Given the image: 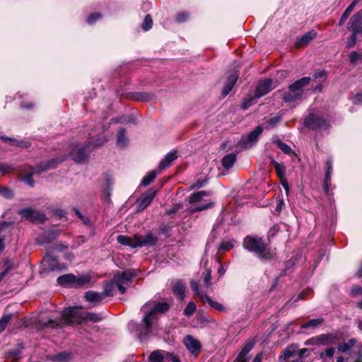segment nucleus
<instances>
[{
  "mask_svg": "<svg viewBox=\"0 0 362 362\" xmlns=\"http://www.w3.org/2000/svg\"><path fill=\"white\" fill-rule=\"evenodd\" d=\"M156 193V189H150L145 194L139 199L136 202L137 211H141L150 205Z\"/></svg>",
  "mask_w": 362,
  "mask_h": 362,
  "instance_id": "obj_13",
  "label": "nucleus"
},
{
  "mask_svg": "<svg viewBox=\"0 0 362 362\" xmlns=\"http://www.w3.org/2000/svg\"><path fill=\"white\" fill-rule=\"evenodd\" d=\"M296 349L297 346L295 345L288 346L282 352V354L280 356L279 359L281 361H284L291 357L296 351Z\"/></svg>",
  "mask_w": 362,
  "mask_h": 362,
  "instance_id": "obj_36",
  "label": "nucleus"
},
{
  "mask_svg": "<svg viewBox=\"0 0 362 362\" xmlns=\"http://www.w3.org/2000/svg\"><path fill=\"white\" fill-rule=\"evenodd\" d=\"M16 146H18L23 148H28L30 147V144L28 141H23V140H17L15 144Z\"/></svg>",
  "mask_w": 362,
  "mask_h": 362,
  "instance_id": "obj_62",
  "label": "nucleus"
},
{
  "mask_svg": "<svg viewBox=\"0 0 362 362\" xmlns=\"http://www.w3.org/2000/svg\"><path fill=\"white\" fill-rule=\"evenodd\" d=\"M190 286L192 290V291L194 293V294L199 297V300H202V297L203 296H206V294H204L199 288V285L198 282L195 281H192L190 283Z\"/></svg>",
  "mask_w": 362,
  "mask_h": 362,
  "instance_id": "obj_46",
  "label": "nucleus"
},
{
  "mask_svg": "<svg viewBox=\"0 0 362 362\" xmlns=\"http://www.w3.org/2000/svg\"><path fill=\"white\" fill-rule=\"evenodd\" d=\"M116 288H117V285L115 282H114V279L112 278V280L106 284L105 290L102 293H103L105 298L108 296H113L115 294Z\"/></svg>",
  "mask_w": 362,
  "mask_h": 362,
  "instance_id": "obj_33",
  "label": "nucleus"
},
{
  "mask_svg": "<svg viewBox=\"0 0 362 362\" xmlns=\"http://www.w3.org/2000/svg\"><path fill=\"white\" fill-rule=\"evenodd\" d=\"M86 148V144L84 146H79L78 144L70 145L69 156L76 163L81 164L88 162L89 156L85 151Z\"/></svg>",
  "mask_w": 362,
  "mask_h": 362,
  "instance_id": "obj_8",
  "label": "nucleus"
},
{
  "mask_svg": "<svg viewBox=\"0 0 362 362\" xmlns=\"http://www.w3.org/2000/svg\"><path fill=\"white\" fill-rule=\"evenodd\" d=\"M272 163L273 164L278 177L281 179L286 178V168L284 165L278 163L277 161L272 160Z\"/></svg>",
  "mask_w": 362,
  "mask_h": 362,
  "instance_id": "obj_39",
  "label": "nucleus"
},
{
  "mask_svg": "<svg viewBox=\"0 0 362 362\" xmlns=\"http://www.w3.org/2000/svg\"><path fill=\"white\" fill-rule=\"evenodd\" d=\"M204 276V284L206 287L209 288L211 286V271L210 269H206L203 273Z\"/></svg>",
  "mask_w": 362,
  "mask_h": 362,
  "instance_id": "obj_50",
  "label": "nucleus"
},
{
  "mask_svg": "<svg viewBox=\"0 0 362 362\" xmlns=\"http://www.w3.org/2000/svg\"><path fill=\"white\" fill-rule=\"evenodd\" d=\"M311 78L303 77L291 84L286 90L281 91V97L286 103H299L303 99L304 88L307 87Z\"/></svg>",
  "mask_w": 362,
  "mask_h": 362,
  "instance_id": "obj_2",
  "label": "nucleus"
},
{
  "mask_svg": "<svg viewBox=\"0 0 362 362\" xmlns=\"http://www.w3.org/2000/svg\"><path fill=\"white\" fill-rule=\"evenodd\" d=\"M76 276L72 274H66L62 275L57 278V283L63 286H74Z\"/></svg>",
  "mask_w": 362,
  "mask_h": 362,
  "instance_id": "obj_23",
  "label": "nucleus"
},
{
  "mask_svg": "<svg viewBox=\"0 0 362 362\" xmlns=\"http://www.w3.org/2000/svg\"><path fill=\"white\" fill-rule=\"evenodd\" d=\"M170 305L166 302L149 300L141 308L144 313L141 323L139 325L131 322L129 326L136 327V334L141 341H143L152 333L153 329L157 326L159 315L166 313Z\"/></svg>",
  "mask_w": 362,
  "mask_h": 362,
  "instance_id": "obj_1",
  "label": "nucleus"
},
{
  "mask_svg": "<svg viewBox=\"0 0 362 362\" xmlns=\"http://www.w3.org/2000/svg\"><path fill=\"white\" fill-rule=\"evenodd\" d=\"M284 205V202L283 199H279L277 201L276 205L275 206V213L279 214L281 211L282 207Z\"/></svg>",
  "mask_w": 362,
  "mask_h": 362,
  "instance_id": "obj_63",
  "label": "nucleus"
},
{
  "mask_svg": "<svg viewBox=\"0 0 362 362\" xmlns=\"http://www.w3.org/2000/svg\"><path fill=\"white\" fill-rule=\"evenodd\" d=\"M166 352L161 350H156L151 353L148 356L150 362H163Z\"/></svg>",
  "mask_w": 362,
  "mask_h": 362,
  "instance_id": "obj_32",
  "label": "nucleus"
},
{
  "mask_svg": "<svg viewBox=\"0 0 362 362\" xmlns=\"http://www.w3.org/2000/svg\"><path fill=\"white\" fill-rule=\"evenodd\" d=\"M0 195L5 199H11L13 198L14 193L10 188L0 185Z\"/></svg>",
  "mask_w": 362,
  "mask_h": 362,
  "instance_id": "obj_42",
  "label": "nucleus"
},
{
  "mask_svg": "<svg viewBox=\"0 0 362 362\" xmlns=\"http://www.w3.org/2000/svg\"><path fill=\"white\" fill-rule=\"evenodd\" d=\"M334 340V337L333 334H322L316 337H311L305 342V344L307 346L328 345L332 344Z\"/></svg>",
  "mask_w": 362,
  "mask_h": 362,
  "instance_id": "obj_10",
  "label": "nucleus"
},
{
  "mask_svg": "<svg viewBox=\"0 0 362 362\" xmlns=\"http://www.w3.org/2000/svg\"><path fill=\"white\" fill-rule=\"evenodd\" d=\"M263 129L260 126L256 127L247 136H243L239 141V146L244 149H249L254 146L262 134Z\"/></svg>",
  "mask_w": 362,
  "mask_h": 362,
  "instance_id": "obj_7",
  "label": "nucleus"
},
{
  "mask_svg": "<svg viewBox=\"0 0 362 362\" xmlns=\"http://www.w3.org/2000/svg\"><path fill=\"white\" fill-rule=\"evenodd\" d=\"M4 269L2 271L6 275L8 274V272L13 269V262L10 259H6L4 262Z\"/></svg>",
  "mask_w": 362,
  "mask_h": 362,
  "instance_id": "obj_56",
  "label": "nucleus"
},
{
  "mask_svg": "<svg viewBox=\"0 0 362 362\" xmlns=\"http://www.w3.org/2000/svg\"><path fill=\"white\" fill-rule=\"evenodd\" d=\"M129 98L136 101H150L153 99L154 95L147 92H138L132 93Z\"/></svg>",
  "mask_w": 362,
  "mask_h": 362,
  "instance_id": "obj_26",
  "label": "nucleus"
},
{
  "mask_svg": "<svg viewBox=\"0 0 362 362\" xmlns=\"http://www.w3.org/2000/svg\"><path fill=\"white\" fill-rule=\"evenodd\" d=\"M273 142L275 143L277 147L284 153L290 155L292 153L291 148L280 139H276L274 140Z\"/></svg>",
  "mask_w": 362,
  "mask_h": 362,
  "instance_id": "obj_41",
  "label": "nucleus"
},
{
  "mask_svg": "<svg viewBox=\"0 0 362 362\" xmlns=\"http://www.w3.org/2000/svg\"><path fill=\"white\" fill-rule=\"evenodd\" d=\"M153 21L151 15L148 14L145 16L144 20L142 23L143 30L147 31L152 28Z\"/></svg>",
  "mask_w": 362,
  "mask_h": 362,
  "instance_id": "obj_49",
  "label": "nucleus"
},
{
  "mask_svg": "<svg viewBox=\"0 0 362 362\" xmlns=\"http://www.w3.org/2000/svg\"><path fill=\"white\" fill-rule=\"evenodd\" d=\"M362 25V18L359 14L355 13L349 20L347 29L355 33H358V30Z\"/></svg>",
  "mask_w": 362,
  "mask_h": 362,
  "instance_id": "obj_19",
  "label": "nucleus"
},
{
  "mask_svg": "<svg viewBox=\"0 0 362 362\" xmlns=\"http://www.w3.org/2000/svg\"><path fill=\"white\" fill-rule=\"evenodd\" d=\"M126 130L120 128L117 134V146L119 148H124L129 144V139L125 135Z\"/></svg>",
  "mask_w": 362,
  "mask_h": 362,
  "instance_id": "obj_24",
  "label": "nucleus"
},
{
  "mask_svg": "<svg viewBox=\"0 0 362 362\" xmlns=\"http://www.w3.org/2000/svg\"><path fill=\"white\" fill-rule=\"evenodd\" d=\"M136 276V272L134 269H129L122 272L118 271L114 274V282H115L117 288L121 294L125 293L126 288L124 286L131 282L132 279Z\"/></svg>",
  "mask_w": 362,
  "mask_h": 362,
  "instance_id": "obj_6",
  "label": "nucleus"
},
{
  "mask_svg": "<svg viewBox=\"0 0 362 362\" xmlns=\"http://www.w3.org/2000/svg\"><path fill=\"white\" fill-rule=\"evenodd\" d=\"M210 194L211 193L209 192L206 191H199L198 192L193 193L189 198V202L190 204H194L200 202L204 197L209 196Z\"/></svg>",
  "mask_w": 362,
  "mask_h": 362,
  "instance_id": "obj_34",
  "label": "nucleus"
},
{
  "mask_svg": "<svg viewBox=\"0 0 362 362\" xmlns=\"http://www.w3.org/2000/svg\"><path fill=\"white\" fill-rule=\"evenodd\" d=\"M354 339H350L347 343L340 344L338 346V350L341 352L345 353L352 349L355 344Z\"/></svg>",
  "mask_w": 362,
  "mask_h": 362,
  "instance_id": "obj_43",
  "label": "nucleus"
},
{
  "mask_svg": "<svg viewBox=\"0 0 362 362\" xmlns=\"http://www.w3.org/2000/svg\"><path fill=\"white\" fill-rule=\"evenodd\" d=\"M12 318V314L4 315L0 319V332H2L6 328L8 322Z\"/></svg>",
  "mask_w": 362,
  "mask_h": 362,
  "instance_id": "obj_45",
  "label": "nucleus"
},
{
  "mask_svg": "<svg viewBox=\"0 0 362 362\" xmlns=\"http://www.w3.org/2000/svg\"><path fill=\"white\" fill-rule=\"evenodd\" d=\"M236 159H237L236 155L235 153H232L226 155L223 158L221 163H222L223 166L225 168L229 169L233 165V164L236 161Z\"/></svg>",
  "mask_w": 362,
  "mask_h": 362,
  "instance_id": "obj_30",
  "label": "nucleus"
},
{
  "mask_svg": "<svg viewBox=\"0 0 362 362\" xmlns=\"http://www.w3.org/2000/svg\"><path fill=\"white\" fill-rule=\"evenodd\" d=\"M272 85V80L270 78L260 81L255 90V96L260 98L267 94L273 88Z\"/></svg>",
  "mask_w": 362,
  "mask_h": 362,
  "instance_id": "obj_14",
  "label": "nucleus"
},
{
  "mask_svg": "<svg viewBox=\"0 0 362 362\" xmlns=\"http://www.w3.org/2000/svg\"><path fill=\"white\" fill-rule=\"evenodd\" d=\"M110 140V136L106 134H99L95 137L90 138L86 142V147L98 148L103 146Z\"/></svg>",
  "mask_w": 362,
  "mask_h": 362,
  "instance_id": "obj_17",
  "label": "nucleus"
},
{
  "mask_svg": "<svg viewBox=\"0 0 362 362\" xmlns=\"http://www.w3.org/2000/svg\"><path fill=\"white\" fill-rule=\"evenodd\" d=\"M214 206V203L213 202H209L208 204H203V205L199 206H192V207L189 208V211L191 213H195V212H198V211H204V210H206V209H211Z\"/></svg>",
  "mask_w": 362,
  "mask_h": 362,
  "instance_id": "obj_44",
  "label": "nucleus"
},
{
  "mask_svg": "<svg viewBox=\"0 0 362 362\" xmlns=\"http://www.w3.org/2000/svg\"><path fill=\"white\" fill-rule=\"evenodd\" d=\"M253 345L252 344H246L241 351L240 352L238 360L239 362H246L247 360V354L252 349Z\"/></svg>",
  "mask_w": 362,
  "mask_h": 362,
  "instance_id": "obj_38",
  "label": "nucleus"
},
{
  "mask_svg": "<svg viewBox=\"0 0 362 362\" xmlns=\"http://www.w3.org/2000/svg\"><path fill=\"white\" fill-rule=\"evenodd\" d=\"M201 301L202 303H207L210 307H211L212 308H214L218 311L223 312V313L227 311L226 308L223 305H222L221 303H220L217 301L212 300L210 296H209L208 295L203 296L202 297Z\"/></svg>",
  "mask_w": 362,
  "mask_h": 362,
  "instance_id": "obj_22",
  "label": "nucleus"
},
{
  "mask_svg": "<svg viewBox=\"0 0 362 362\" xmlns=\"http://www.w3.org/2000/svg\"><path fill=\"white\" fill-rule=\"evenodd\" d=\"M233 247H234V241L233 240H226V241H223L221 243V245L219 246V249L223 250H229L231 248H233Z\"/></svg>",
  "mask_w": 362,
  "mask_h": 362,
  "instance_id": "obj_53",
  "label": "nucleus"
},
{
  "mask_svg": "<svg viewBox=\"0 0 362 362\" xmlns=\"http://www.w3.org/2000/svg\"><path fill=\"white\" fill-rule=\"evenodd\" d=\"M316 35L317 33L313 30L305 33L296 41V46L297 47H301L308 45Z\"/></svg>",
  "mask_w": 362,
  "mask_h": 362,
  "instance_id": "obj_20",
  "label": "nucleus"
},
{
  "mask_svg": "<svg viewBox=\"0 0 362 362\" xmlns=\"http://www.w3.org/2000/svg\"><path fill=\"white\" fill-rule=\"evenodd\" d=\"M136 247H146V246H153L158 242V238L156 235L149 233L146 235L143 236L139 234H136Z\"/></svg>",
  "mask_w": 362,
  "mask_h": 362,
  "instance_id": "obj_11",
  "label": "nucleus"
},
{
  "mask_svg": "<svg viewBox=\"0 0 362 362\" xmlns=\"http://www.w3.org/2000/svg\"><path fill=\"white\" fill-rule=\"evenodd\" d=\"M362 0H354L351 4L346 8L345 11L343 13V14L341 16V18L339 21V26H341L344 25V23L346 22L347 18H349V15L355 8V6Z\"/></svg>",
  "mask_w": 362,
  "mask_h": 362,
  "instance_id": "obj_27",
  "label": "nucleus"
},
{
  "mask_svg": "<svg viewBox=\"0 0 362 362\" xmlns=\"http://www.w3.org/2000/svg\"><path fill=\"white\" fill-rule=\"evenodd\" d=\"M358 33H355L354 32H352L351 35L350 36L349 39L347 41L346 47L347 48H351L353 47L356 42V38L357 35Z\"/></svg>",
  "mask_w": 362,
  "mask_h": 362,
  "instance_id": "obj_58",
  "label": "nucleus"
},
{
  "mask_svg": "<svg viewBox=\"0 0 362 362\" xmlns=\"http://www.w3.org/2000/svg\"><path fill=\"white\" fill-rule=\"evenodd\" d=\"M282 119V115H277L267 121V128H274Z\"/></svg>",
  "mask_w": 362,
  "mask_h": 362,
  "instance_id": "obj_47",
  "label": "nucleus"
},
{
  "mask_svg": "<svg viewBox=\"0 0 362 362\" xmlns=\"http://www.w3.org/2000/svg\"><path fill=\"white\" fill-rule=\"evenodd\" d=\"M90 282V275H82L79 276H76V280L74 281L75 287H83L88 285Z\"/></svg>",
  "mask_w": 362,
  "mask_h": 362,
  "instance_id": "obj_37",
  "label": "nucleus"
},
{
  "mask_svg": "<svg viewBox=\"0 0 362 362\" xmlns=\"http://www.w3.org/2000/svg\"><path fill=\"white\" fill-rule=\"evenodd\" d=\"M184 343L187 349L194 355H198L201 350L200 342L191 335H187L184 338Z\"/></svg>",
  "mask_w": 362,
  "mask_h": 362,
  "instance_id": "obj_15",
  "label": "nucleus"
},
{
  "mask_svg": "<svg viewBox=\"0 0 362 362\" xmlns=\"http://www.w3.org/2000/svg\"><path fill=\"white\" fill-rule=\"evenodd\" d=\"M18 214L23 218L31 221H42L45 216L36 209L31 207L21 209Z\"/></svg>",
  "mask_w": 362,
  "mask_h": 362,
  "instance_id": "obj_12",
  "label": "nucleus"
},
{
  "mask_svg": "<svg viewBox=\"0 0 362 362\" xmlns=\"http://www.w3.org/2000/svg\"><path fill=\"white\" fill-rule=\"evenodd\" d=\"M189 14L187 12L182 11L177 13L175 16V21L178 23H182L188 20Z\"/></svg>",
  "mask_w": 362,
  "mask_h": 362,
  "instance_id": "obj_51",
  "label": "nucleus"
},
{
  "mask_svg": "<svg viewBox=\"0 0 362 362\" xmlns=\"http://www.w3.org/2000/svg\"><path fill=\"white\" fill-rule=\"evenodd\" d=\"M67 156L61 155L54 158H52L47 161L41 162L35 167H33L31 168V172L24 177L23 180V182L27 183L29 186L33 187L35 182L32 177L34 174H40L49 169L55 168L57 166V165L65 160Z\"/></svg>",
  "mask_w": 362,
  "mask_h": 362,
  "instance_id": "obj_4",
  "label": "nucleus"
},
{
  "mask_svg": "<svg viewBox=\"0 0 362 362\" xmlns=\"http://www.w3.org/2000/svg\"><path fill=\"white\" fill-rule=\"evenodd\" d=\"M172 287L173 293L176 295L180 298V300H182L185 296V286L180 281H176L173 282Z\"/></svg>",
  "mask_w": 362,
  "mask_h": 362,
  "instance_id": "obj_25",
  "label": "nucleus"
},
{
  "mask_svg": "<svg viewBox=\"0 0 362 362\" xmlns=\"http://www.w3.org/2000/svg\"><path fill=\"white\" fill-rule=\"evenodd\" d=\"M243 247L261 259L270 260L274 256L263 239L257 236H246L243 240Z\"/></svg>",
  "mask_w": 362,
  "mask_h": 362,
  "instance_id": "obj_3",
  "label": "nucleus"
},
{
  "mask_svg": "<svg viewBox=\"0 0 362 362\" xmlns=\"http://www.w3.org/2000/svg\"><path fill=\"white\" fill-rule=\"evenodd\" d=\"M325 320L323 317H318L316 319H312L301 325L302 329L313 328L316 329L323 324Z\"/></svg>",
  "mask_w": 362,
  "mask_h": 362,
  "instance_id": "obj_31",
  "label": "nucleus"
},
{
  "mask_svg": "<svg viewBox=\"0 0 362 362\" xmlns=\"http://www.w3.org/2000/svg\"><path fill=\"white\" fill-rule=\"evenodd\" d=\"M117 242L121 245L129 246L131 247H136V236L132 238L129 236L119 235L117 238Z\"/></svg>",
  "mask_w": 362,
  "mask_h": 362,
  "instance_id": "obj_28",
  "label": "nucleus"
},
{
  "mask_svg": "<svg viewBox=\"0 0 362 362\" xmlns=\"http://www.w3.org/2000/svg\"><path fill=\"white\" fill-rule=\"evenodd\" d=\"M351 293L352 296L362 295V287L354 286L352 288Z\"/></svg>",
  "mask_w": 362,
  "mask_h": 362,
  "instance_id": "obj_64",
  "label": "nucleus"
},
{
  "mask_svg": "<svg viewBox=\"0 0 362 362\" xmlns=\"http://www.w3.org/2000/svg\"><path fill=\"white\" fill-rule=\"evenodd\" d=\"M101 18V15L98 13H95L89 15L87 18V23L89 25L95 23L98 20Z\"/></svg>",
  "mask_w": 362,
  "mask_h": 362,
  "instance_id": "obj_55",
  "label": "nucleus"
},
{
  "mask_svg": "<svg viewBox=\"0 0 362 362\" xmlns=\"http://www.w3.org/2000/svg\"><path fill=\"white\" fill-rule=\"evenodd\" d=\"M351 357L354 360V362H362V354L361 349H354L352 354L351 355Z\"/></svg>",
  "mask_w": 362,
  "mask_h": 362,
  "instance_id": "obj_54",
  "label": "nucleus"
},
{
  "mask_svg": "<svg viewBox=\"0 0 362 362\" xmlns=\"http://www.w3.org/2000/svg\"><path fill=\"white\" fill-rule=\"evenodd\" d=\"M158 172L156 170H152L148 172L142 179L141 185L143 186L149 185L156 177L158 175Z\"/></svg>",
  "mask_w": 362,
  "mask_h": 362,
  "instance_id": "obj_35",
  "label": "nucleus"
},
{
  "mask_svg": "<svg viewBox=\"0 0 362 362\" xmlns=\"http://www.w3.org/2000/svg\"><path fill=\"white\" fill-rule=\"evenodd\" d=\"M255 103L254 98L245 99L242 103V108L244 110L247 109L250 106Z\"/></svg>",
  "mask_w": 362,
  "mask_h": 362,
  "instance_id": "obj_61",
  "label": "nucleus"
},
{
  "mask_svg": "<svg viewBox=\"0 0 362 362\" xmlns=\"http://www.w3.org/2000/svg\"><path fill=\"white\" fill-rule=\"evenodd\" d=\"M84 298L91 304L92 306H96L100 303V302L105 299V296L103 293L93 291H88L85 293Z\"/></svg>",
  "mask_w": 362,
  "mask_h": 362,
  "instance_id": "obj_16",
  "label": "nucleus"
},
{
  "mask_svg": "<svg viewBox=\"0 0 362 362\" xmlns=\"http://www.w3.org/2000/svg\"><path fill=\"white\" fill-rule=\"evenodd\" d=\"M81 319L84 321L99 322L102 317L94 313H85L81 315Z\"/></svg>",
  "mask_w": 362,
  "mask_h": 362,
  "instance_id": "obj_40",
  "label": "nucleus"
},
{
  "mask_svg": "<svg viewBox=\"0 0 362 362\" xmlns=\"http://www.w3.org/2000/svg\"><path fill=\"white\" fill-rule=\"evenodd\" d=\"M326 173L325 175V184H324V189L327 192L329 188V185L331 182V175L332 173V163L330 160H327L326 162Z\"/></svg>",
  "mask_w": 362,
  "mask_h": 362,
  "instance_id": "obj_29",
  "label": "nucleus"
},
{
  "mask_svg": "<svg viewBox=\"0 0 362 362\" xmlns=\"http://www.w3.org/2000/svg\"><path fill=\"white\" fill-rule=\"evenodd\" d=\"M335 353V349L332 347L328 348L325 350V353L320 354V357L323 358L325 356H327L328 358H332Z\"/></svg>",
  "mask_w": 362,
  "mask_h": 362,
  "instance_id": "obj_59",
  "label": "nucleus"
},
{
  "mask_svg": "<svg viewBox=\"0 0 362 362\" xmlns=\"http://www.w3.org/2000/svg\"><path fill=\"white\" fill-rule=\"evenodd\" d=\"M238 78V74L236 71L233 72L228 77L227 83L230 86H234Z\"/></svg>",
  "mask_w": 362,
  "mask_h": 362,
  "instance_id": "obj_57",
  "label": "nucleus"
},
{
  "mask_svg": "<svg viewBox=\"0 0 362 362\" xmlns=\"http://www.w3.org/2000/svg\"><path fill=\"white\" fill-rule=\"evenodd\" d=\"M0 139L5 143H7L11 146H15L16 143V139L8 137L6 136H0Z\"/></svg>",
  "mask_w": 362,
  "mask_h": 362,
  "instance_id": "obj_60",
  "label": "nucleus"
},
{
  "mask_svg": "<svg viewBox=\"0 0 362 362\" xmlns=\"http://www.w3.org/2000/svg\"><path fill=\"white\" fill-rule=\"evenodd\" d=\"M177 158L176 152L168 153L164 158H163L158 165L159 171L165 170L166 168L172 165L173 162Z\"/></svg>",
  "mask_w": 362,
  "mask_h": 362,
  "instance_id": "obj_21",
  "label": "nucleus"
},
{
  "mask_svg": "<svg viewBox=\"0 0 362 362\" xmlns=\"http://www.w3.org/2000/svg\"><path fill=\"white\" fill-rule=\"evenodd\" d=\"M196 308L197 307L195 303H193L192 301H190L189 303H188V304L187 305L186 308L184 310V315L188 317L192 315L193 313L195 312Z\"/></svg>",
  "mask_w": 362,
  "mask_h": 362,
  "instance_id": "obj_48",
  "label": "nucleus"
},
{
  "mask_svg": "<svg viewBox=\"0 0 362 362\" xmlns=\"http://www.w3.org/2000/svg\"><path fill=\"white\" fill-rule=\"evenodd\" d=\"M78 320L77 308H66L62 315V317L59 321L49 320L43 324L45 327L57 328L62 327L64 325H70Z\"/></svg>",
  "mask_w": 362,
  "mask_h": 362,
  "instance_id": "obj_5",
  "label": "nucleus"
},
{
  "mask_svg": "<svg viewBox=\"0 0 362 362\" xmlns=\"http://www.w3.org/2000/svg\"><path fill=\"white\" fill-rule=\"evenodd\" d=\"M304 126L311 129H326L329 124L324 118L311 114L305 119Z\"/></svg>",
  "mask_w": 362,
  "mask_h": 362,
  "instance_id": "obj_9",
  "label": "nucleus"
},
{
  "mask_svg": "<svg viewBox=\"0 0 362 362\" xmlns=\"http://www.w3.org/2000/svg\"><path fill=\"white\" fill-rule=\"evenodd\" d=\"M69 355L66 352H61L52 356V359L54 361L64 362L69 358Z\"/></svg>",
  "mask_w": 362,
  "mask_h": 362,
  "instance_id": "obj_52",
  "label": "nucleus"
},
{
  "mask_svg": "<svg viewBox=\"0 0 362 362\" xmlns=\"http://www.w3.org/2000/svg\"><path fill=\"white\" fill-rule=\"evenodd\" d=\"M59 233L57 230L52 229L42 233L37 238V241L42 243H48L55 240Z\"/></svg>",
  "mask_w": 362,
  "mask_h": 362,
  "instance_id": "obj_18",
  "label": "nucleus"
}]
</instances>
